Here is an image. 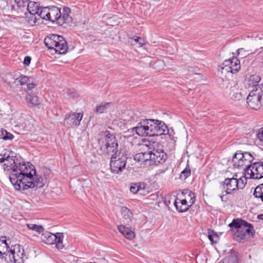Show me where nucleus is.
I'll return each mask as SVG.
<instances>
[{
    "mask_svg": "<svg viewBox=\"0 0 263 263\" xmlns=\"http://www.w3.org/2000/svg\"><path fill=\"white\" fill-rule=\"evenodd\" d=\"M11 173L9 179L16 190L20 191L22 189V184L26 180L29 175H31V171L35 173L34 165L29 162H25L22 160L16 159V163L11 166Z\"/></svg>",
    "mask_w": 263,
    "mask_h": 263,
    "instance_id": "f257e3e1",
    "label": "nucleus"
},
{
    "mask_svg": "<svg viewBox=\"0 0 263 263\" xmlns=\"http://www.w3.org/2000/svg\"><path fill=\"white\" fill-rule=\"evenodd\" d=\"M229 227L232 228L234 238L240 242H245L255 234L254 226L240 218L234 219Z\"/></svg>",
    "mask_w": 263,
    "mask_h": 263,
    "instance_id": "f03ea898",
    "label": "nucleus"
},
{
    "mask_svg": "<svg viewBox=\"0 0 263 263\" xmlns=\"http://www.w3.org/2000/svg\"><path fill=\"white\" fill-rule=\"evenodd\" d=\"M71 10L68 7H64L63 13L61 9L55 6L49 8L48 21L55 23L59 26H63L65 24H70L72 22V17L69 15Z\"/></svg>",
    "mask_w": 263,
    "mask_h": 263,
    "instance_id": "7ed1b4c3",
    "label": "nucleus"
},
{
    "mask_svg": "<svg viewBox=\"0 0 263 263\" xmlns=\"http://www.w3.org/2000/svg\"><path fill=\"white\" fill-rule=\"evenodd\" d=\"M44 43L49 49L54 50L60 54H64L67 52V42L62 36L51 34L45 38Z\"/></svg>",
    "mask_w": 263,
    "mask_h": 263,
    "instance_id": "20e7f679",
    "label": "nucleus"
},
{
    "mask_svg": "<svg viewBox=\"0 0 263 263\" xmlns=\"http://www.w3.org/2000/svg\"><path fill=\"white\" fill-rule=\"evenodd\" d=\"M253 159V157L249 152H237L233 157L232 161L234 168L241 170L246 175H249L252 167L251 163Z\"/></svg>",
    "mask_w": 263,
    "mask_h": 263,
    "instance_id": "39448f33",
    "label": "nucleus"
},
{
    "mask_svg": "<svg viewBox=\"0 0 263 263\" xmlns=\"http://www.w3.org/2000/svg\"><path fill=\"white\" fill-rule=\"evenodd\" d=\"M104 138L99 141L101 149L108 154L118 152V143L116 137L108 131L104 133Z\"/></svg>",
    "mask_w": 263,
    "mask_h": 263,
    "instance_id": "423d86ee",
    "label": "nucleus"
},
{
    "mask_svg": "<svg viewBox=\"0 0 263 263\" xmlns=\"http://www.w3.org/2000/svg\"><path fill=\"white\" fill-rule=\"evenodd\" d=\"M147 121L148 137L160 136L168 133V128L163 122L154 119H147Z\"/></svg>",
    "mask_w": 263,
    "mask_h": 263,
    "instance_id": "0eeeda50",
    "label": "nucleus"
},
{
    "mask_svg": "<svg viewBox=\"0 0 263 263\" xmlns=\"http://www.w3.org/2000/svg\"><path fill=\"white\" fill-rule=\"evenodd\" d=\"M247 103L249 107L257 110L263 104V92L261 89L256 88L251 91L247 98Z\"/></svg>",
    "mask_w": 263,
    "mask_h": 263,
    "instance_id": "6e6552de",
    "label": "nucleus"
},
{
    "mask_svg": "<svg viewBox=\"0 0 263 263\" xmlns=\"http://www.w3.org/2000/svg\"><path fill=\"white\" fill-rule=\"evenodd\" d=\"M44 180L40 175L36 174L31 171V175H29L26 178V180L23 182L22 189L21 190H26L28 189H32L34 187L41 188L44 185Z\"/></svg>",
    "mask_w": 263,
    "mask_h": 263,
    "instance_id": "1a4fd4ad",
    "label": "nucleus"
},
{
    "mask_svg": "<svg viewBox=\"0 0 263 263\" xmlns=\"http://www.w3.org/2000/svg\"><path fill=\"white\" fill-rule=\"evenodd\" d=\"M63 234L62 233H51L49 232H45L42 235V240L48 245L55 243V246L58 249L63 248Z\"/></svg>",
    "mask_w": 263,
    "mask_h": 263,
    "instance_id": "9d476101",
    "label": "nucleus"
},
{
    "mask_svg": "<svg viewBox=\"0 0 263 263\" xmlns=\"http://www.w3.org/2000/svg\"><path fill=\"white\" fill-rule=\"evenodd\" d=\"M111 160L110 162V169L111 171L116 174L122 172L126 166L127 158L122 155L117 156V153L111 154Z\"/></svg>",
    "mask_w": 263,
    "mask_h": 263,
    "instance_id": "9b49d317",
    "label": "nucleus"
},
{
    "mask_svg": "<svg viewBox=\"0 0 263 263\" xmlns=\"http://www.w3.org/2000/svg\"><path fill=\"white\" fill-rule=\"evenodd\" d=\"M238 179L232 177L231 178H226L221 183L220 185L224 190L226 194H232L233 193L238 190V188H242V186H239Z\"/></svg>",
    "mask_w": 263,
    "mask_h": 263,
    "instance_id": "f8f14e48",
    "label": "nucleus"
},
{
    "mask_svg": "<svg viewBox=\"0 0 263 263\" xmlns=\"http://www.w3.org/2000/svg\"><path fill=\"white\" fill-rule=\"evenodd\" d=\"M149 165H158L163 163L167 158V155L163 151L154 149L149 151Z\"/></svg>",
    "mask_w": 263,
    "mask_h": 263,
    "instance_id": "ddd939ff",
    "label": "nucleus"
},
{
    "mask_svg": "<svg viewBox=\"0 0 263 263\" xmlns=\"http://www.w3.org/2000/svg\"><path fill=\"white\" fill-rule=\"evenodd\" d=\"M83 116V115L82 112H71L65 116L64 123L71 127H75L80 125Z\"/></svg>",
    "mask_w": 263,
    "mask_h": 263,
    "instance_id": "4468645a",
    "label": "nucleus"
},
{
    "mask_svg": "<svg viewBox=\"0 0 263 263\" xmlns=\"http://www.w3.org/2000/svg\"><path fill=\"white\" fill-rule=\"evenodd\" d=\"M249 178L259 179L263 178V162H255L249 174Z\"/></svg>",
    "mask_w": 263,
    "mask_h": 263,
    "instance_id": "2eb2a0df",
    "label": "nucleus"
},
{
    "mask_svg": "<svg viewBox=\"0 0 263 263\" xmlns=\"http://www.w3.org/2000/svg\"><path fill=\"white\" fill-rule=\"evenodd\" d=\"M148 122L147 119H144L138 123L136 127L132 128L133 132H135L139 136H148V131L147 129Z\"/></svg>",
    "mask_w": 263,
    "mask_h": 263,
    "instance_id": "dca6fc26",
    "label": "nucleus"
},
{
    "mask_svg": "<svg viewBox=\"0 0 263 263\" xmlns=\"http://www.w3.org/2000/svg\"><path fill=\"white\" fill-rule=\"evenodd\" d=\"M13 252L15 263H24L26 257L24 254V248L22 246L18 244L13 246Z\"/></svg>",
    "mask_w": 263,
    "mask_h": 263,
    "instance_id": "f3484780",
    "label": "nucleus"
},
{
    "mask_svg": "<svg viewBox=\"0 0 263 263\" xmlns=\"http://www.w3.org/2000/svg\"><path fill=\"white\" fill-rule=\"evenodd\" d=\"M174 205L176 209L180 213L186 212L192 206L187 201L186 198L180 199L178 198L175 199Z\"/></svg>",
    "mask_w": 263,
    "mask_h": 263,
    "instance_id": "a211bd4d",
    "label": "nucleus"
},
{
    "mask_svg": "<svg viewBox=\"0 0 263 263\" xmlns=\"http://www.w3.org/2000/svg\"><path fill=\"white\" fill-rule=\"evenodd\" d=\"M231 99L235 101H240L245 98L246 92L245 89L239 88L236 86L231 88Z\"/></svg>",
    "mask_w": 263,
    "mask_h": 263,
    "instance_id": "6ab92c4d",
    "label": "nucleus"
},
{
    "mask_svg": "<svg viewBox=\"0 0 263 263\" xmlns=\"http://www.w3.org/2000/svg\"><path fill=\"white\" fill-rule=\"evenodd\" d=\"M6 154L4 155V157L0 159V163H2L6 162L4 164L5 170H11V166H12L16 163V159H14L13 156H5Z\"/></svg>",
    "mask_w": 263,
    "mask_h": 263,
    "instance_id": "aec40b11",
    "label": "nucleus"
},
{
    "mask_svg": "<svg viewBox=\"0 0 263 263\" xmlns=\"http://www.w3.org/2000/svg\"><path fill=\"white\" fill-rule=\"evenodd\" d=\"M224 64H229L233 70V73L237 72L240 68V61L236 57H233L231 59L226 60L224 61Z\"/></svg>",
    "mask_w": 263,
    "mask_h": 263,
    "instance_id": "412c9836",
    "label": "nucleus"
},
{
    "mask_svg": "<svg viewBox=\"0 0 263 263\" xmlns=\"http://www.w3.org/2000/svg\"><path fill=\"white\" fill-rule=\"evenodd\" d=\"M29 0H14L17 6V11L18 14H27L26 9Z\"/></svg>",
    "mask_w": 263,
    "mask_h": 263,
    "instance_id": "4be33fe9",
    "label": "nucleus"
},
{
    "mask_svg": "<svg viewBox=\"0 0 263 263\" xmlns=\"http://www.w3.org/2000/svg\"><path fill=\"white\" fill-rule=\"evenodd\" d=\"M118 229L125 238L129 240H132L135 236L134 232L124 226H119L118 227Z\"/></svg>",
    "mask_w": 263,
    "mask_h": 263,
    "instance_id": "5701e85b",
    "label": "nucleus"
},
{
    "mask_svg": "<svg viewBox=\"0 0 263 263\" xmlns=\"http://www.w3.org/2000/svg\"><path fill=\"white\" fill-rule=\"evenodd\" d=\"M0 258L4 259L6 262L15 263V259L13 252V246L6 251L5 254H3L0 256Z\"/></svg>",
    "mask_w": 263,
    "mask_h": 263,
    "instance_id": "b1692460",
    "label": "nucleus"
},
{
    "mask_svg": "<svg viewBox=\"0 0 263 263\" xmlns=\"http://www.w3.org/2000/svg\"><path fill=\"white\" fill-rule=\"evenodd\" d=\"M149 152H140L136 154L134 156V159L136 161L139 162H146L147 161L149 162Z\"/></svg>",
    "mask_w": 263,
    "mask_h": 263,
    "instance_id": "393cba45",
    "label": "nucleus"
},
{
    "mask_svg": "<svg viewBox=\"0 0 263 263\" xmlns=\"http://www.w3.org/2000/svg\"><path fill=\"white\" fill-rule=\"evenodd\" d=\"M26 100L29 105L37 106L40 103L38 97L31 93L27 94Z\"/></svg>",
    "mask_w": 263,
    "mask_h": 263,
    "instance_id": "a878e982",
    "label": "nucleus"
},
{
    "mask_svg": "<svg viewBox=\"0 0 263 263\" xmlns=\"http://www.w3.org/2000/svg\"><path fill=\"white\" fill-rule=\"evenodd\" d=\"M40 8L39 3L34 2H28L26 12L32 13V14H37L38 11L40 10Z\"/></svg>",
    "mask_w": 263,
    "mask_h": 263,
    "instance_id": "bb28decb",
    "label": "nucleus"
},
{
    "mask_svg": "<svg viewBox=\"0 0 263 263\" xmlns=\"http://www.w3.org/2000/svg\"><path fill=\"white\" fill-rule=\"evenodd\" d=\"M121 213L123 219L130 221L133 218V214L129 209L125 206L122 207Z\"/></svg>",
    "mask_w": 263,
    "mask_h": 263,
    "instance_id": "cd10ccee",
    "label": "nucleus"
},
{
    "mask_svg": "<svg viewBox=\"0 0 263 263\" xmlns=\"http://www.w3.org/2000/svg\"><path fill=\"white\" fill-rule=\"evenodd\" d=\"M218 263H238V253L235 252L231 254Z\"/></svg>",
    "mask_w": 263,
    "mask_h": 263,
    "instance_id": "c85d7f7f",
    "label": "nucleus"
},
{
    "mask_svg": "<svg viewBox=\"0 0 263 263\" xmlns=\"http://www.w3.org/2000/svg\"><path fill=\"white\" fill-rule=\"evenodd\" d=\"M260 77L256 74L251 75L248 80V85L249 87H255L257 86L260 81Z\"/></svg>",
    "mask_w": 263,
    "mask_h": 263,
    "instance_id": "c756f323",
    "label": "nucleus"
},
{
    "mask_svg": "<svg viewBox=\"0 0 263 263\" xmlns=\"http://www.w3.org/2000/svg\"><path fill=\"white\" fill-rule=\"evenodd\" d=\"M253 196L263 202V183L258 185L254 189Z\"/></svg>",
    "mask_w": 263,
    "mask_h": 263,
    "instance_id": "7c9ffc66",
    "label": "nucleus"
},
{
    "mask_svg": "<svg viewBox=\"0 0 263 263\" xmlns=\"http://www.w3.org/2000/svg\"><path fill=\"white\" fill-rule=\"evenodd\" d=\"M10 249L8 243L7 242L6 237H2L0 238V256L5 254Z\"/></svg>",
    "mask_w": 263,
    "mask_h": 263,
    "instance_id": "2f4dec72",
    "label": "nucleus"
},
{
    "mask_svg": "<svg viewBox=\"0 0 263 263\" xmlns=\"http://www.w3.org/2000/svg\"><path fill=\"white\" fill-rule=\"evenodd\" d=\"M49 11V8L48 7H40V10L37 12V16L42 19L48 21Z\"/></svg>",
    "mask_w": 263,
    "mask_h": 263,
    "instance_id": "473e14b6",
    "label": "nucleus"
},
{
    "mask_svg": "<svg viewBox=\"0 0 263 263\" xmlns=\"http://www.w3.org/2000/svg\"><path fill=\"white\" fill-rule=\"evenodd\" d=\"M26 17V21L28 23L31 25H35L38 20L37 14H32V13L27 12V14H25Z\"/></svg>",
    "mask_w": 263,
    "mask_h": 263,
    "instance_id": "72a5a7b5",
    "label": "nucleus"
},
{
    "mask_svg": "<svg viewBox=\"0 0 263 263\" xmlns=\"http://www.w3.org/2000/svg\"><path fill=\"white\" fill-rule=\"evenodd\" d=\"M144 188L145 184L143 183H132L130 187V191L134 194H136Z\"/></svg>",
    "mask_w": 263,
    "mask_h": 263,
    "instance_id": "f704fd0d",
    "label": "nucleus"
},
{
    "mask_svg": "<svg viewBox=\"0 0 263 263\" xmlns=\"http://www.w3.org/2000/svg\"><path fill=\"white\" fill-rule=\"evenodd\" d=\"M110 106V103H101L100 105L97 106L96 112L98 114H102L107 112L108 109Z\"/></svg>",
    "mask_w": 263,
    "mask_h": 263,
    "instance_id": "c9c22d12",
    "label": "nucleus"
},
{
    "mask_svg": "<svg viewBox=\"0 0 263 263\" xmlns=\"http://www.w3.org/2000/svg\"><path fill=\"white\" fill-rule=\"evenodd\" d=\"M26 226L29 230L38 233H41L44 231V228L42 225H37L34 223H27Z\"/></svg>",
    "mask_w": 263,
    "mask_h": 263,
    "instance_id": "e433bc0d",
    "label": "nucleus"
},
{
    "mask_svg": "<svg viewBox=\"0 0 263 263\" xmlns=\"http://www.w3.org/2000/svg\"><path fill=\"white\" fill-rule=\"evenodd\" d=\"M30 82V78L24 75H21L20 77L15 80L14 83L20 84L21 85L27 84Z\"/></svg>",
    "mask_w": 263,
    "mask_h": 263,
    "instance_id": "4c0bfd02",
    "label": "nucleus"
},
{
    "mask_svg": "<svg viewBox=\"0 0 263 263\" xmlns=\"http://www.w3.org/2000/svg\"><path fill=\"white\" fill-rule=\"evenodd\" d=\"M0 138L4 140H12L14 138V136L7 132L6 130H2Z\"/></svg>",
    "mask_w": 263,
    "mask_h": 263,
    "instance_id": "58836bf2",
    "label": "nucleus"
},
{
    "mask_svg": "<svg viewBox=\"0 0 263 263\" xmlns=\"http://www.w3.org/2000/svg\"><path fill=\"white\" fill-rule=\"evenodd\" d=\"M208 238L212 244L216 243L218 239V235L214 231L209 230Z\"/></svg>",
    "mask_w": 263,
    "mask_h": 263,
    "instance_id": "ea45409f",
    "label": "nucleus"
},
{
    "mask_svg": "<svg viewBox=\"0 0 263 263\" xmlns=\"http://www.w3.org/2000/svg\"><path fill=\"white\" fill-rule=\"evenodd\" d=\"M187 199V201L189 203L192 205L195 201V194L193 192H189L188 195L185 197Z\"/></svg>",
    "mask_w": 263,
    "mask_h": 263,
    "instance_id": "a19ab883",
    "label": "nucleus"
},
{
    "mask_svg": "<svg viewBox=\"0 0 263 263\" xmlns=\"http://www.w3.org/2000/svg\"><path fill=\"white\" fill-rule=\"evenodd\" d=\"M175 197H172L171 195H166L164 198V203L167 206H168L171 203L172 200H175Z\"/></svg>",
    "mask_w": 263,
    "mask_h": 263,
    "instance_id": "79ce46f5",
    "label": "nucleus"
},
{
    "mask_svg": "<svg viewBox=\"0 0 263 263\" xmlns=\"http://www.w3.org/2000/svg\"><path fill=\"white\" fill-rule=\"evenodd\" d=\"M191 175V171L190 169L185 168L182 171L180 175V178L182 179L185 180Z\"/></svg>",
    "mask_w": 263,
    "mask_h": 263,
    "instance_id": "37998d69",
    "label": "nucleus"
},
{
    "mask_svg": "<svg viewBox=\"0 0 263 263\" xmlns=\"http://www.w3.org/2000/svg\"><path fill=\"white\" fill-rule=\"evenodd\" d=\"M231 68V67L229 64L226 65V64H224V62L221 65V69L222 70V72L226 71L227 72H231L233 73V70Z\"/></svg>",
    "mask_w": 263,
    "mask_h": 263,
    "instance_id": "c03bdc74",
    "label": "nucleus"
},
{
    "mask_svg": "<svg viewBox=\"0 0 263 263\" xmlns=\"http://www.w3.org/2000/svg\"><path fill=\"white\" fill-rule=\"evenodd\" d=\"M139 150L145 151L149 150L151 149L150 145L145 143H142L138 145Z\"/></svg>",
    "mask_w": 263,
    "mask_h": 263,
    "instance_id": "a18cd8bd",
    "label": "nucleus"
},
{
    "mask_svg": "<svg viewBox=\"0 0 263 263\" xmlns=\"http://www.w3.org/2000/svg\"><path fill=\"white\" fill-rule=\"evenodd\" d=\"M134 39L136 42L138 43L139 44L140 47H141L145 44L144 40H143L139 36H134Z\"/></svg>",
    "mask_w": 263,
    "mask_h": 263,
    "instance_id": "49530a36",
    "label": "nucleus"
},
{
    "mask_svg": "<svg viewBox=\"0 0 263 263\" xmlns=\"http://www.w3.org/2000/svg\"><path fill=\"white\" fill-rule=\"evenodd\" d=\"M67 94L70 97L74 98L77 96V92L73 89H68L67 90Z\"/></svg>",
    "mask_w": 263,
    "mask_h": 263,
    "instance_id": "de8ad7c7",
    "label": "nucleus"
},
{
    "mask_svg": "<svg viewBox=\"0 0 263 263\" xmlns=\"http://www.w3.org/2000/svg\"><path fill=\"white\" fill-rule=\"evenodd\" d=\"M258 139L263 142V127L259 129L257 135Z\"/></svg>",
    "mask_w": 263,
    "mask_h": 263,
    "instance_id": "09e8293b",
    "label": "nucleus"
},
{
    "mask_svg": "<svg viewBox=\"0 0 263 263\" xmlns=\"http://www.w3.org/2000/svg\"><path fill=\"white\" fill-rule=\"evenodd\" d=\"M31 58L29 56H26L24 59L23 64L26 66H29L30 64Z\"/></svg>",
    "mask_w": 263,
    "mask_h": 263,
    "instance_id": "8fccbe9b",
    "label": "nucleus"
},
{
    "mask_svg": "<svg viewBox=\"0 0 263 263\" xmlns=\"http://www.w3.org/2000/svg\"><path fill=\"white\" fill-rule=\"evenodd\" d=\"M35 86L36 85L34 83L29 82L27 84V89L28 90H32Z\"/></svg>",
    "mask_w": 263,
    "mask_h": 263,
    "instance_id": "3c124183",
    "label": "nucleus"
},
{
    "mask_svg": "<svg viewBox=\"0 0 263 263\" xmlns=\"http://www.w3.org/2000/svg\"><path fill=\"white\" fill-rule=\"evenodd\" d=\"M245 52H246V51L244 50L243 48H239L237 50V55H239L240 54H241V55L243 57H244L246 56V54L245 53Z\"/></svg>",
    "mask_w": 263,
    "mask_h": 263,
    "instance_id": "603ef678",
    "label": "nucleus"
},
{
    "mask_svg": "<svg viewBox=\"0 0 263 263\" xmlns=\"http://www.w3.org/2000/svg\"><path fill=\"white\" fill-rule=\"evenodd\" d=\"M191 191H189L188 190H184L182 192V194L184 195H188V194H189V192H191Z\"/></svg>",
    "mask_w": 263,
    "mask_h": 263,
    "instance_id": "864d4df0",
    "label": "nucleus"
},
{
    "mask_svg": "<svg viewBox=\"0 0 263 263\" xmlns=\"http://www.w3.org/2000/svg\"><path fill=\"white\" fill-rule=\"evenodd\" d=\"M258 218L260 219H262L263 220V214L262 215H260L258 216Z\"/></svg>",
    "mask_w": 263,
    "mask_h": 263,
    "instance_id": "5fc2aeb1",
    "label": "nucleus"
},
{
    "mask_svg": "<svg viewBox=\"0 0 263 263\" xmlns=\"http://www.w3.org/2000/svg\"><path fill=\"white\" fill-rule=\"evenodd\" d=\"M220 198H221V201H223V195H221L220 196Z\"/></svg>",
    "mask_w": 263,
    "mask_h": 263,
    "instance_id": "6e6d98bb",
    "label": "nucleus"
},
{
    "mask_svg": "<svg viewBox=\"0 0 263 263\" xmlns=\"http://www.w3.org/2000/svg\"><path fill=\"white\" fill-rule=\"evenodd\" d=\"M259 54L261 55H263V53H260Z\"/></svg>",
    "mask_w": 263,
    "mask_h": 263,
    "instance_id": "4d7b16f0",
    "label": "nucleus"
}]
</instances>
